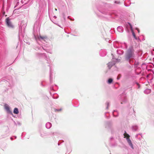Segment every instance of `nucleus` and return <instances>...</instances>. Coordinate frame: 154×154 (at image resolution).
Returning a JSON list of instances; mask_svg holds the SVG:
<instances>
[{"label": "nucleus", "mask_w": 154, "mask_h": 154, "mask_svg": "<svg viewBox=\"0 0 154 154\" xmlns=\"http://www.w3.org/2000/svg\"><path fill=\"white\" fill-rule=\"evenodd\" d=\"M125 57L127 60L134 57V50L132 48H129L127 51Z\"/></svg>", "instance_id": "obj_1"}, {"label": "nucleus", "mask_w": 154, "mask_h": 154, "mask_svg": "<svg viewBox=\"0 0 154 154\" xmlns=\"http://www.w3.org/2000/svg\"><path fill=\"white\" fill-rule=\"evenodd\" d=\"M5 21L6 25L8 27L10 28H14V26L11 21V20L9 17L5 19Z\"/></svg>", "instance_id": "obj_2"}, {"label": "nucleus", "mask_w": 154, "mask_h": 154, "mask_svg": "<svg viewBox=\"0 0 154 154\" xmlns=\"http://www.w3.org/2000/svg\"><path fill=\"white\" fill-rule=\"evenodd\" d=\"M38 38L39 39H41L44 41H45V40L47 38V37L46 36H42L40 35Z\"/></svg>", "instance_id": "obj_3"}, {"label": "nucleus", "mask_w": 154, "mask_h": 154, "mask_svg": "<svg viewBox=\"0 0 154 154\" xmlns=\"http://www.w3.org/2000/svg\"><path fill=\"white\" fill-rule=\"evenodd\" d=\"M5 109L9 113H12L9 107L8 106H6L5 107Z\"/></svg>", "instance_id": "obj_4"}, {"label": "nucleus", "mask_w": 154, "mask_h": 154, "mask_svg": "<svg viewBox=\"0 0 154 154\" xmlns=\"http://www.w3.org/2000/svg\"><path fill=\"white\" fill-rule=\"evenodd\" d=\"M14 113L15 114H18L19 113L18 109L17 108H15L14 110Z\"/></svg>", "instance_id": "obj_5"}, {"label": "nucleus", "mask_w": 154, "mask_h": 154, "mask_svg": "<svg viewBox=\"0 0 154 154\" xmlns=\"http://www.w3.org/2000/svg\"><path fill=\"white\" fill-rule=\"evenodd\" d=\"M124 137L126 138L127 139H129L130 136L129 135L126 133V132H125L124 134Z\"/></svg>", "instance_id": "obj_6"}, {"label": "nucleus", "mask_w": 154, "mask_h": 154, "mask_svg": "<svg viewBox=\"0 0 154 154\" xmlns=\"http://www.w3.org/2000/svg\"><path fill=\"white\" fill-rule=\"evenodd\" d=\"M113 81V80L112 79L110 78L109 79L108 81V83L109 84H110Z\"/></svg>", "instance_id": "obj_7"}, {"label": "nucleus", "mask_w": 154, "mask_h": 154, "mask_svg": "<svg viewBox=\"0 0 154 154\" xmlns=\"http://www.w3.org/2000/svg\"><path fill=\"white\" fill-rule=\"evenodd\" d=\"M61 110H62V109H55V112H59V111H61Z\"/></svg>", "instance_id": "obj_8"}, {"label": "nucleus", "mask_w": 154, "mask_h": 154, "mask_svg": "<svg viewBox=\"0 0 154 154\" xmlns=\"http://www.w3.org/2000/svg\"><path fill=\"white\" fill-rule=\"evenodd\" d=\"M112 66V65H111V64L110 63H108V66L109 67V69H110L111 67Z\"/></svg>", "instance_id": "obj_9"}, {"label": "nucleus", "mask_w": 154, "mask_h": 154, "mask_svg": "<svg viewBox=\"0 0 154 154\" xmlns=\"http://www.w3.org/2000/svg\"><path fill=\"white\" fill-rule=\"evenodd\" d=\"M129 25L130 26L131 29H132V27L131 25L130 24H129Z\"/></svg>", "instance_id": "obj_10"}, {"label": "nucleus", "mask_w": 154, "mask_h": 154, "mask_svg": "<svg viewBox=\"0 0 154 154\" xmlns=\"http://www.w3.org/2000/svg\"><path fill=\"white\" fill-rule=\"evenodd\" d=\"M133 35L134 37H135V34L134 33V32L133 33Z\"/></svg>", "instance_id": "obj_11"}, {"label": "nucleus", "mask_w": 154, "mask_h": 154, "mask_svg": "<svg viewBox=\"0 0 154 154\" xmlns=\"http://www.w3.org/2000/svg\"><path fill=\"white\" fill-rule=\"evenodd\" d=\"M137 85H138V88H140V85L138 84H137Z\"/></svg>", "instance_id": "obj_12"}, {"label": "nucleus", "mask_w": 154, "mask_h": 154, "mask_svg": "<svg viewBox=\"0 0 154 154\" xmlns=\"http://www.w3.org/2000/svg\"><path fill=\"white\" fill-rule=\"evenodd\" d=\"M119 79V76H118L117 77V79Z\"/></svg>", "instance_id": "obj_13"}, {"label": "nucleus", "mask_w": 154, "mask_h": 154, "mask_svg": "<svg viewBox=\"0 0 154 154\" xmlns=\"http://www.w3.org/2000/svg\"><path fill=\"white\" fill-rule=\"evenodd\" d=\"M55 11H57V9H56V8H55Z\"/></svg>", "instance_id": "obj_14"}, {"label": "nucleus", "mask_w": 154, "mask_h": 154, "mask_svg": "<svg viewBox=\"0 0 154 154\" xmlns=\"http://www.w3.org/2000/svg\"><path fill=\"white\" fill-rule=\"evenodd\" d=\"M129 141H130V142H131V140H129Z\"/></svg>", "instance_id": "obj_15"}]
</instances>
